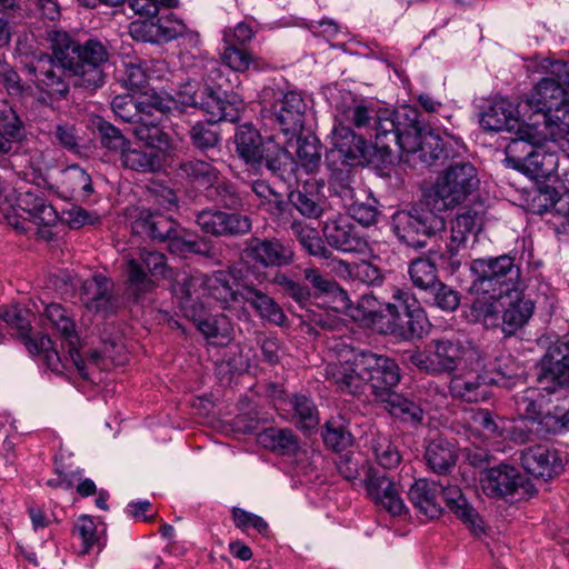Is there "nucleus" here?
<instances>
[{"label": "nucleus", "instance_id": "4", "mask_svg": "<svg viewBox=\"0 0 569 569\" xmlns=\"http://www.w3.org/2000/svg\"><path fill=\"white\" fill-rule=\"evenodd\" d=\"M336 109V124L329 136L326 162L332 172L343 173L348 167L365 164L370 154V144L355 134L349 124L376 139V119L385 109L370 108L351 94H347Z\"/></svg>", "mask_w": 569, "mask_h": 569}, {"label": "nucleus", "instance_id": "59", "mask_svg": "<svg viewBox=\"0 0 569 569\" xmlns=\"http://www.w3.org/2000/svg\"><path fill=\"white\" fill-rule=\"evenodd\" d=\"M297 138V158L300 164L308 171H313L320 163L321 154L316 137Z\"/></svg>", "mask_w": 569, "mask_h": 569}, {"label": "nucleus", "instance_id": "20", "mask_svg": "<svg viewBox=\"0 0 569 569\" xmlns=\"http://www.w3.org/2000/svg\"><path fill=\"white\" fill-rule=\"evenodd\" d=\"M169 106L163 103L159 97H153L151 107L142 112L139 122L133 127L136 138L144 142L149 148L159 151H167L171 148V138L163 124L166 110Z\"/></svg>", "mask_w": 569, "mask_h": 569}, {"label": "nucleus", "instance_id": "18", "mask_svg": "<svg viewBox=\"0 0 569 569\" xmlns=\"http://www.w3.org/2000/svg\"><path fill=\"white\" fill-rule=\"evenodd\" d=\"M179 174L197 188L216 187L220 201L226 208L237 209L242 204L240 197L229 184L220 183L219 170L204 160L193 159L182 162Z\"/></svg>", "mask_w": 569, "mask_h": 569}, {"label": "nucleus", "instance_id": "55", "mask_svg": "<svg viewBox=\"0 0 569 569\" xmlns=\"http://www.w3.org/2000/svg\"><path fill=\"white\" fill-rule=\"evenodd\" d=\"M63 182L69 187L73 197L87 199L93 192L90 176L79 166H70L64 171Z\"/></svg>", "mask_w": 569, "mask_h": 569}, {"label": "nucleus", "instance_id": "15", "mask_svg": "<svg viewBox=\"0 0 569 569\" xmlns=\"http://www.w3.org/2000/svg\"><path fill=\"white\" fill-rule=\"evenodd\" d=\"M393 230L400 241L412 248L426 247V239L443 230V219L432 210H401L392 217Z\"/></svg>", "mask_w": 569, "mask_h": 569}, {"label": "nucleus", "instance_id": "60", "mask_svg": "<svg viewBox=\"0 0 569 569\" xmlns=\"http://www.w3.org/2000/svg\"><path fill=\"white\" fill-rule=\"evenodd\" d=\"M220 237H238L248 233L251 230V220L248 216L237 212H226L221 210Z\"/></svg>", "mask_w": 569, "mask_h": 569}, {"label": "nucleus", "instance_id": "44", "mask_svg": "<svg viewBox=\"0 0 569 569\" xmlns=\"http://www.w3.org/2000/svg\"><path fill=\"white\" fill-rule=\"evenodd\" d=\"M259 442L263 447L282 455H292L299 448L297 437L289 429H266L259 435Z\"/></svg>", "mask_w": 569, "mask_h": 569}, {"label": "nucleus", "instance_id": "10", "mask_svg": "<svg viewBox=\"0 0 569 569\" xmlns=\"http://www.w3.org/2000/svg\"><path fill=\"white\" fill-rule=\"evenodd\" d=\"M261 99L263 117L286 137L284 142H291L305 123L307 106L302 96L297 91L268 87L263 89Z\"/></svg>", "mask_w": 569, "mask_h": 569}, {"label": "nucleus", "instance_id": "33", "mask_svg": "<svg viewBox=\"0 0 569 569\" xmlns=\"http://www.w3.org/2000/svg\"><path fill=\"white\" fill-rule=\"evenodd\" d=\"M24 346L31 355H43L44 361L51 371L56 373H62L64 369L73 367L77 370V372L83 378V376L79 372L77 366L71 361L70 352L68 351V356H64V358L62 359L58 351L53 349L52 341L49 337L40 336L36 339H27ZM66 348L69 350V347L67 345ZM84 367H87L86 361ZM86 372L87 377H84V379H88V368H86Z\"/></svg>", "mask_w": 569, "mask_h": 569}, {"label": "nucleus", "instance_id": "1", "mask_svg": "<svg viewBox=\"0 0 569 569\" xmlns=\"http://www.w3.org/2000/svg\"><path fill=\"white\" fill-rule=\"evenodd\" d=\"M50 40L59 64L52 57L41 54L29 67L32 81L40 92L50 99L64 98L69 92L66 71L77 78L76 84L79 87L94 90L103 84V67L109 54L100 41L89 39L80 44L63 31H53Z\"/></svg>", "mask_w": 569, "mask_h": 569}, {"label": "nucleus", "instance_id": "64", "mask_svg": "<svg viewBox=\"0 0 569 569\" xmlns=\"http://www.w3.org/2000/svg\"><path fill=\"white\" fill-rule=\"evenodd\" d=\"M98 129L101 136L102 146L111 151L119 152L121 154L123 149L130 142L118 128L109 122H101Z\"/></svg>", "mask_w": 569, "mask_h": 569}, {"label": "nucleus", "instance_id": "46", "mask_svg": "<svg viewBox=\"0 0 569 569\" xmlns=\"http://www.w3.org/2000/svg\"><path fill=\"white\" fill-rule=\"evenodd\" d=\"M123 167L134 171H156L160 167V159L153 151H143L131 147L129 142L120 154Z\"/></svg>", "mask_w": 569, "mask_h": 569}, {"label": "nucleus", "instance_id": "22", "mask_svg": "<svg viewBox=\"0 0 569 569\" xmlns=\"http://www.w3.org/2000/svg\"><path fill=\"white\" fill-rule=\"evenodd\" d=\"M42 315L49 327L58 332L69 347L70 359L77 366L79 372L87 377L84 359L78 350L79 338L74 321L68 310L59 303H49L44 306Z\"/></svg>", "mask_w": 569, "mask_h": 569}, {"label": "nucleus", "instance_id": "56", "mask_svg": "<svg viewBox=\"0 0 569 569\" xmlns=\"http://www.w3.org/2000/svg\"><path fill=\"white\" fill-rule=\"evenodd\" d=\"M483 299L477 298L471 307L472 316L476 321L481 322L485 327H496L500 319V300L491 299L488 296H482Z\"/></svg>", "mask_w": 569, "mask_h": 569}, {"label": "nucleus", "instance_id": "34", "mask_svg": "<svg viewBox=\"0 0 569 569\" xmlns=\"http://www.w3.org/2000/svg\"><path fill=\"white\" fill-rule=\"evenodd\" d=\"M441 500H445L447 507L475 533L482 531L481 518L457 486H442Z\"/></svg>", "mask_w": 569, "mask_h": 569}, {"label": "nucleus", "instance_id": "5", "mask_svg": "<svg viewBox=\"0 0 569 569\" xmlns=\"http://www.w3.org/2000/svg\"><path fill=\"white\" fill-rule=\"evenodd\" d=\"M392 300L393 302L387 303V315H383L375 309L376 298L363 295L351 318L380 333L392 335L403 340L421 338L428 319L416 297L408 289L395 288Z\"/></svg>", "mask_w": 569, "mask_h": 569}, {"label": "nucleus", "instance_id": "11", "mask_svg": "<svg viewBox=\"0 0 569 569\" xmlns=\"http://www.w3.org/2000/svg\"><path fill=\"white\" fill-rule=\"evenodd\" d=\"M478 183L477 170L471 163L452 164L436 180L427 196L428 204L437 211L452 209L463 202Z\"/></svg>", "mask_w": 569, "mask_h": 569}, {"label": "nucleus", "instance_id": "57", "mask_svg": "<svg viewBox=\"0 0 569 569\" xmlns=\"http://www.w3.org/2000/svg\"><path fill=\"white\" fill-rule=\"evenodd\" d=\"M546 131L538 134L545 141L549 140L558 146V148L569 157V113H563L561 121L557 119L549 120Z\"/></svg>", "mask_w": 569, "mask_h": 569}, {"label": "nucleus", "instance_id": "30", "mask_svg": "<svg viewBox=\"0 0 569 569\" xmlns=\"http://www.w3.org/2000/svg\"><path fill=\"white\" fill-rule=\"evenodd\" d=\"M442 485L427 479L416 480L410 487L408 498L416 509L429 519L440 517Z\"/></svg>", "mask_w": 569, "mask_h": 569}, {"label": "nucleus", "instance_id": "38", "mask_svg": "<svg viewBox=\"0 0 569 569\" xmlns=\"http://www.w3.org/2000/svg\"><path fill=\"white\" fill-rule=\"evenodd\" d=\"M306 280L317 289L321 293H330L333 296V301L336 303L337 310H343L348 315L356 310V307H352V302L346 290L340 288L333 280L322 276L318 269L316 268H307L303 271Z\"/></svg>", "mask_w": 569, "mask_h": 569}, {"label": "nucleus", "instance_id": "63", "mask_svg": "<svg viewBox=\"0 0 569 569\" xmlns=\"http://www.w3.org/2000/svg\"><path fill=\"white\" fill-rule=\"evenodd\" d=\"M323 440L335 451L345 450L352 442L350 432L340 422L333 420L326 423Z\"/></svg>", "mask_w": 569, "mask_h": 569}, {"label": "nucleus", "instance_id": "24", "mask_svg": "<svg viewBox=\"0 0 569 569\" xmlns=\"http://www.w3.org/2000/svg\"><path fill=\"white\" fill-rule=\"evenodd\" d=\"M473 229L475 217L470 212L458 214L451 221L449 236L446 238V253L442 254L451 272L458 270L467 258L468 241Z\"/></svg>", "mask_w": 569, "mask_h": 569}, {"label": "nucleus", "instance_id": "13", "mask_svg": "<svg viewBox=\"0 0 569 569\" xmlns=\"http://www.w3.org/2000/svg\"><path fill=\"white\" fill-rule=\"evenodd\" d=\"M177 227L178 223L171 217L146 209L140 210L132 222L133 232L159 242L168 240L171 252H200L198 242L184 239Z\"/></svg>", "mask_w": 569, "mask_h": 569}, {"label": "nucleus", "instance_id": "40", "mask_svg": "<svg viewBox=\"0 0 569 569\" xmlns=\"http://www.w3.org/2000/svg\"><path fill=\"white\" fill-rule=\"evenodd\" d=\"M242 110V101L236 96L231 100L223 99L221 91L214 89L209 96L206 113L209 116V122L230 121L234 122L239 119Z\"/></svg>", "mask_w": 569, "mask_h": 569}, {"label": "nucleus", "instance_id": "42", "mask_svg": "<svg viewBox=\"0 0 569 569\" xmlns=\"http://www.w3.org/2000/svg\"><path fill=\"white\" fill-rule=\"evenodd\" d=\"M154 96H146L142 99H134L131 96H117L111 102L116 117L133 127L139 122L142 112L147 111L153 103Z\"/></svg>", "mask_w": 569, "mask_h": 569}, {"label": "nucleus", "instance_id": "35", "mask_svg": "<svg viewBox=\"0 0 569 569\" xmlns=\"http://www.w3.org/2000/svg\"><path fill=\"white\" fill-rule=\"evenodd\" d=\"M81 299L84 306L97 312L111 310L110 281L102 274L93 276L82 283Z\"/></svg>", "mask_w": 569, "mask_h": 569}, {"label": "nucleus", "instance_id": "53", "mask_svg": "<svg viewBox=\"0 0 569 569\" xmlns=\"http://www.w3.org/2000/svg\"><path fill=\"white\" fill-rule=\"evenodd\" d=\"M408 272L412 283L419 289H432L438 282L437 268L429 259L419 258L413 260Z\"/></svg>", "mask_w": 569, "mask_h": 569}, {"label": "nucleus", "instance_id": "47", "mask_svg": "<svg viewBox=\"0 0 569 569\" xmlns=\"http://www.w3.org/2000/svg\"><path fill=\"white\" fill-rule=\"evenodd\" d=\"M152 66L156 68L150 71L141 63L129 62L126 64L123 81L130 89H140L144 87L151 78H161L162 72L166 71L167 64L164 61H154Z\"/></svg>", "mask_w": 569, "mask_h": 569}, {"label": "nucleus", "instance_id": "50", "mask_svg": "<svg viewBox=\"0 0 569 569\" xmlns=\"http://www.w3.org/2000/svg\"><path fill=\"white\" fill-rule=\"evenodd\" d=\"M291 229L299 243L309 254L322 258L327 257L328 251L316 228L303 222H293Z\"/></svg>", "mask_w": 569, "mask_h": 569}, {"label": "nucleus", "instance_id": "8", "mask_svg": "<svg viewBox=\"0 0 569 569\" xmlns=\"http://www.w3.org/2000/svg\"><path fill=\"white\" fill-rule=\"evenodd\" d=\"M470 292L478 297L502 298L519 288L521 282L520 267L508 254L475 259L470 263Z\"/></svg>", "mask_w": 569, "mask_h": 569}, {"label": "nucleus", "instance_id": "6", "mask_svg": "<svg viewBox=\"0 0 569 569\" xmlns=\"http://www.w3.org/2000/svg\"><path fill=\"white\" fill-rule=\"evenodd\" d=\"M551 74L556 78L540 80L523 100V104L542 120H536L530 124L535 131L533 137L546 131L549 120L557 119V122H560L563 113H569V63L553 62Z\"/></svg>", "mask_w": 569, "mask_h": 569}, {"label": "nucleus", "instance_id": "21", "mask_svg": "<svg viewBox=\"0 0 569 569\" xmlns=\"http://www.w3.org/2000/svg\"><path fill=\"white\" fill-rule=\"evenodd\" d=\"M177 302L182 316L191 320L207 340L216 345H223L230 339L231 325L226 316L208 315L206 303L181 299H177Z\"/></svg>", "mask_w": 569, "mask_h": 569}, {"label": "nucleus", "instance_id": "41", "mask_svg": "<svg viewBox=\"0 0 569 569\" xmlns=\"http://www.w3.org/2000/svg\"><path fill=\"white\" fill-rule=\"evenodd\" d=\"M22 123L12 109L0 112V164L6 161L21 137Z\"/></svg>", "mask_w": 569, "mask_h": 569}, {"label": "nucleus", "instance_id": "52", "mask_svg": "<svg viewBox=\"0 0 569 569\" xmlns=\"http://www.w3.org/2000/svg\"><path fill=\"white\" fill-rule=\"evenodd\" d=\"M371 449L377 462L385 469H393L399 466L401 456L398 448L389 437L377 435L371 440Z\"/></svg>", "mask_w": 569, "mask_h": 569}, {"label": "nucleus", "instance_id": "14", "mask_svg": "<svg viewBox=\"0 0 569 569\" xmlns=\"http://www.w3.org/2000/svg\"><path fill=\"white\" fill-rule=\"evenodd\" d=\"M234 143L238 156L254 169L266 166L270 171L277 172L280 170L281 159L286 158L284 149L278 143H263L259 131L248 123L237 129Z\"/></svg>", "mask_w": 569, "mask_h": 569}, {"label": "nucleus", "instance_id": "25", "mask_svg": "<svg viewBox=\"0 0 569 569\" xmlns=\"http://www.w3.org/2000/svg\"><path fill=\"white\" fill-rule=\"evenodd\" d=\"M523 469L535 478L549 480L562 470L559 452L546 445L529 447L521 452Z\"/></svg>", "mask_w": 569, "mask_h": 569}, {"label": "nucleus", "instance_id": "19", "mask_svg": "<svg viewBox=\"0 0 569 569\" xmlns=\"http://www.w3.org/2000/svg\"><path fill=\"white\" fill-rule=\"evenodd\" d=\"M492 381H495L493 376L485 370L483 358L480 352L477 365L459 369L451 375L449 390L455 398L467 402H478L488 398L489 386L492 385Z\"/></svg>", "mask_w": 569, "mask_h": 569}, {"label": "nucleus", "instance_id": "9", "mask_svg": "<svg viewBox=\"0 0 569 569\" xmlns=\"http://www.w3.org/2000/svg\"><path fill=\"white\" fill-rule=\"evenodd\" d=\"M480 351L471 346H465L458 340L432 339L423 350L410 355V362L428 373L453 375L459 369H466L479 361Z\"/></svg>", "mask_w": 569, "mask_h": 569}, {"label": "nucleus", "instance_id": "48", "mask_svg": "<svg viewBox=\"0 0 569 569\" xmlns=\"http://www.w3.org/2000/svg\"><path fill=\"white\" fill-rule=\"evenodd\" d=\"M467 420L471 428L482 432L487 438L502 436L505 420L500 417H493L486 409L471 410L468 413Z\"/></svg>", "mask_w": 569, "mask_h": 569}, {"label": "nucleus", "instance_id": "2", "mask_svg": "<svg viewBox=\"0 0 569 569\" xmlns=\"http://www.w3.org/2000/svg\"><path fill=\"white\" fill-rule=\"evenodd\" d=\"M375 129L376 148L389 151L391 144L397 146L401 160L413 168L430 167L449 158L441 137L435 131H422L415 109H385L377 116Z\"/></svg>", "mask_w": 569, "mask_h": 569}, {"label": "nucleus", "instance_id": "61", "mask_svg": "<svg viewBox=\"0 0 569 569\" xmlns=\"http://www.w3.org/2000/svg\"><path fill=\"white\" fill-rule=\"evenodd\" d=\"M0 318L11 328L18 330L24 342L27 339H32L29 337L31 323L29 319V312L27 310L20 308L19 306L8 307L0 311Z\"/></svg>", "mask_w": 569, "mask_h": 569}, {"label": "nucleus", "instance_id": "58", "mask_svg": "<svg viewBox=\"0 0 569 569\" xmlns=\"http://www.w3.org/2000/svg\"><path fill=\"white\" fill-rule=\"evenodd\" d=\"M124 272L129 289L136 295L140 296L150 291L153 288V281L146 273L142 264L136 259H129L126 262Z\"/></svg>", "mask_w": 569, "mask_h": 569}, {"label": "nucleus", "instance_id": "51", "mask_svg": "<svg viewBox=\"0 0 569 569\" xmlns=\"http://www.w3.org/2000/svg\"><path fill=\"white\" fill-rule=\"evenodd\" d=\"M295 422L302 429H312L319 423L318 410L312 400L303 395L290 399Z\"/></svg>", "mask_w": 569, "mask_h": 569}, {"label": "nucleus", "instance_id": "45", "mask_svg": "<svg viewBox=\"0 0 569 569\" xmlns=\"http://www.w3.org/2000/svg\"><path fill=\"white\" fill-rule=\"evenodd\" d=\"M212 87L200 88L196 81H187L174 92L172 100L186 107L199 108L207 111L209 96L213 93Z\"/></svg>", "mask_w": 569, "mask_h": 569}, {"label": "nucleus", "instance_id": "7", "mask_svg": "<svg viewBox=\"0 0 569 569\" xmlns=\"http://www.w3.org/2000/svg\"><path fill=\"white\" fill-rule=\"evenodd\" d=\"M234 284L231 270H218L212 274L180 271L174 276L171 290L176 299L206 303L203 298L211 297L222 309H229L233 303L242 302V290H236Z\"/></svg>", "mask_w": 569, "mask_h": 569}, {"label": "nucleus", "instance_id": "27", "mask_svg": "<svg viewBox=\"0 0 569 569\" xmlns=\"http://www.w3.org/2000/svg\"><path fill=\"white\" fill-rule=\"evenodd\" d=\"M367 491L376 505L392 516H400L406 510V505L396 483L382 473L376 471L369 473Z\"/></svg>", "mask_w": 569, "mask_h": 569}, {"label": "nucleus", "instance_id": "28", "mask_svg": "<svg viewBox=\"0 0 569 569\" xmlns=\"http://www.w3.org/2000/svg\"><path fill=\"white\" fill-rule=\"evenodd\" d=\"M480 126L487 131H519V110L507 99H496L481 113Z\"/></svg>", "mask_w": 569, "mask_h": 569}, {"label": "nucleus", "instance_id": "31", "mask_svg": "<svg viewBox=\"0 0 569 569\" xmlns=\"http://www.w3.org/2000/svg\"><path fill=\"white\" fill-rule=\"evenodd\" d=\"M17 206L28 214V220L37 226L52 227L58 221L56 209L32 190L20 192Z\"/></svg>", "mask_w": 569, "mask_h": 569}, {"label": "nucleus", "instance_id": "29", "mask_svg": "<svg viewBox=\"0 0 569 569\" xmlns=\"http://www.w3.org/2000/svg\"><path fill=\"white\" fill-rule=\"evenodd\" d=\"M323 236L329 246L340 251L357 252L366 247V241L357 234L347 217L328 219L323 226Z\"/></svg>", "mask_w": 569, "mask_h": 569}, {"label": "nucleus", "instance_id": "39", "mask_svg": "<svg viewBox=\"0 0 569 569\" xmlns=\"http://www.w3.org/2000/svg\"><path fill=\"white\" fill-rule=\"evenodd\" d=\"M385 409L395 418L411 425H419L423 420V410L420 406L403 396L389 392L386 397L380 399Z\"/></svg>", "mask_w": 569, "mask_h": 569}, {"label": "nucleus", "instance_id": "43", "mask_svg": "<svg viewBox=\"0 0 569 569\" xmlns=\"http://www.w3.org/2000/svg\"><path fill=\"white\" fill-rule=\"evenodd\" d=\"M545 396L539 389L529 388L516 397V405L519 415L526 419L542 423L543 420L555 418L543 413Z\"/></svg>", "mask_w": 569, "mask_h": 569}, {"label": "nucleus", "instance_id": "3", "mask_svg": "<svg viewBox=\"0 0 569 569\" xmlns=\"http://www.w3.org/2000/svg\"><path fill=\"white\" fill-rule=\"evenodd\" d=\"M326 377L343 392L380 400L399 383L400 369L389 357L349 349L339 362L326 367Z\"/></svg>", "mask_w": 569, "mask_h": 569}, {"label": "nucleus", "instance_id": "32", "mask_svg": "<svg viewBox=\"0 0 569 569\" xmlns=\"http://www.w3.org/2000/svg\"><path fill=\"white\" fill-rule=\"evenodd\" d=\"M242 301L249 303L259 317L274 326H283L287 317L280 305L253 286L242 287Z\"/></svg>", "mask_w": 569, "mask_h": 569}, {"label": "nucleus", "instance_id": "62", "mask_svg": "<svg viewBox=\"0 0 569 569\" xmlns=\"http://www.w3.org/2000/svg\"><path fill=\"white\" fill-rule=\"evenodd\" d=\"M290 202L302 216L308 218H318L322 213L317 194L307 192L305 188L292 191Z\"/></svg>", "mask_w": 569, "mask_h": 569}, {"label": "nucleus", "instance_id": "49", "mask_svg": "<svg viewBox=\"0 0 569 569\" xmlns=\"http://www.w3.org/2000/svg\"><path fill=\"white\" fill-rule=\"evenodd\" d=\"M498 365L489 375L493 376L492 385L511 388L522 380L523 369L509 356L497 359Z\"/></svg>", "mask_w": 569, "mask_h": 569}, {"label": "nucleus", "instance_id": "23", "mask_svg": "<svg viewBox=\"0 0 569 569\" xmlns=\"http://www.w3.org/2000/svg\"><path fill=\"white\" fill-rule=\"evenodd\" d=\"M250 261L264 268L283 267L293 261V250L278 239L250 238L243 250Z\"/></svg>", "mask_w": 569, "mask_h": 569}, {"label": "nucleus", "instance_id": "12", "mask_svg": "<svg viewBox=\"0 0 569 569\" xmlns=\"http://www.w3.org/2000/svg\"><path fill=\"white\" fill-rule=\"evenodd\" d=\"M523 138L512 140L506 148V162L509 167L531 179H548L558 169L559 157L549 147Z\"/></svg>", "mask_w": 569, "mask_h": 569}, {"label": "nucleus", "instance_id": "36", "mask_svg": "<svg viewBox=\"0 0 569 569\" xmlns=\"http://www.w3.org/2000/svg\"><path fill=\"white\" fill-rule=\"evenodd\" d=\"M425 459L433 472L446 473L457 461L456 447L441 437L432 439L426 447Z\"/></svg>", "mask_w": 569, "mask_h": 569}, {"label": "nucleus", "instance_id": "26", "mask_svg": "<svg viewBox=\"0 0 569 569\" xmlns=\"http://www.w3.org/2000/svg\"><path fill=\"white\" fill-rule=\"evenodd\" d=\"M498 299L502 309V331L508 336L513 335L531 318L535 303L531 299L526 298L519 288Z\"/></svg>", "mask_w": 569, "mask_h": 569}, {"label": "nucleus", "instance_id": "54", "mask_svg": "<svg viewBox=\"0 0 569 569\" xmlns=\"http://www.w3.org/2000/svg\"><path fill=\"white\" fill-rule=\"evenodd\" d=\"M72 532L81 540L82 553L92 551L94 547L101 548V537L91 517L80 516L74 522Z\"/></svg>", "mask_w": 569, "mask_h": 569}, {"label": "nucleus", "instance_id": "37", "mask_svg": "<svg viewBox=\"0 0 569 569\" xmlns=\"http://www.w3.org/2000/svg\"><path fill=\"white\" fill-rule=\"evenodd\" d=\"M156 43L169 42L177 38L186 39L191 46L199 43L198 32L188 29V27L172 13L161 16L154 20Z\"/></svg>", "mask_w": 569, "mask_h": 569}, {"label": "nucleus", "instance_id": "17", "mask_svg": "<svg viewBox=\"0 0 569 569\" xmlns=\"http://www.w3.org/2000/svg\"><path fill=\"white\" fill-rule=\"evenodd\" d=\"M479 483L483 493L492 498L527 495L532 488L516 467L505 463L482 470Z\"/></svg>", "mask_w": 569, "mask_h": 569}, {"label": "nucleus", "instance_id": "16", "mask_svg": "<svg viewBox=\"0 0 569 569\" xmlns=\"http://www.w3.org/2000/svg\"><path fill=\"white\" fill-rule=\"evenodd\" d=\"M538 381L550 393L569 392V335L552 342L540 360Z\"/></svg>", "mask_w": 569, "mask_h": 569}]
</instances>
